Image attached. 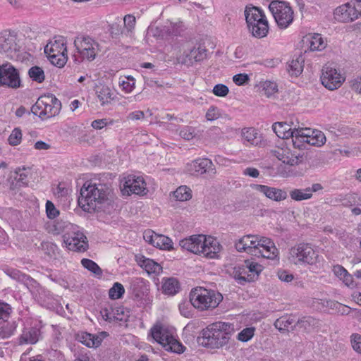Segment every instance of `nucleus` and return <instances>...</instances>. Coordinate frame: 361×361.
I'll return each instance as SVG.
<instances>
[{
	"label": "nucleus",
	"instance_id": "obj_1",
	"mask_svg": "<svg viewBox=\"0 0 361 361\" xmlns=\"http://www.w3.org/2000/svg\"><path fill=\"white\" fill-rule=\"evenodd\" d=\"M113 190L109 182H86L80 189L78 199V205L85 212H92L97 208V204L111 200L113 198Z\"/></svg>",
	"mask_w": 361,
	"mask_h": 361
},
{
	"label": "nucleus",
	"instance_id": "obj_2",
	"mask_svg": "<svg viewBox=\"0 0 361 361\" xmlns=\"http://www.w3.org/2000/svg\"><path fill=\"white\" fill-rule=\"evenodd\" d=\"M234 331L233 324L218 322L203 329L200 340L202 341L201 343L204 347L219 348L228 343Z\"/></svg>",
	"mask_w": 361,
	"mask_h": 361
},
{
	"label": "nucleus",
	"instance_id": "obj_3",
	"mask_svg": "<svg viewBox=\"0 0 361 361\" xmlns=\"http://www.w3.org/2000/svg\"><path fill=\"white\" fill-rule=\"evenodd\" d=\"M180 246L195 254H202L204 256L214 259L221 250V245L216 239L207 238L204 235H191L183 239L179 243Z\"/></svg>",
	"mask_w": 361,
	"mask_h": 361
},
{
	"label": "nucleus",
	"instance_id": "obj_4",
	"mask_svg": "<svg viewBox=\"0 0 361 361\" xmlns=\"http://www.w3.org/2000/svg\"><path fill=\"white\" fill-rule=\"evenodd\" d=\"M190 295L193 307L201 311L216 308L223 299L220 293L203 287L192 288Z\"/></svg>",
	"mask_w": 361,
	"mask_h": 361
},
{
	"label": "nucleus",
	"instance_id": "obj_5",
	"mask_svg": "<svg viewBox=\"0 0 361 361\" xmlns=\"http://www.w3.org/2000/svg\"><path fill=\"white\" fill-rule=\"evenodd\" d=\"M245 20L249 31L256 38H263L267 35L269 25L263 11L257 7H246Z\"/></svg>",
	"mask_w": 361,
	"mask_h": 361
},
{
	"label": "nucleus",
	"instance_id": "obj_6",
	"mask_svg": "<svg viewBox=\"0 0 361 361\" xmlns=\"http://www.w3.org/2000/svg\"><path fill=\"white\" fill-rule=\"evenodd\" d=\"M61 109V102L52 94L40 96L31 107V112L42 119L58 115Z\"/></svg>",
	"mask_w": 361,
	"mask_h": 361
},
{
	"label": "nucleus",
	"instance_id": "obj_7",
	"mask_svg": "<svg viewBox=\"0 0 361 361\" xmlns=\"http://www.w3.org/2000/svg\"><path fill=\"white\" fill-rule=\"evenodd\" d=\"M149 335L161 344L169 352L180 354L184 352L185 347L173 336L169 330L161 324H155L149 331Z\"/></svg>",
	"mask_w": 361,
	"mask_h": 361
},
{
	"label": "nucleus",
	"instance_id": "obj_8",
	"mask_svg": "<svg viewBox=\"0 0 361 361\" xmlns=\"http://www.w3.org/2000/svg\"><path fill=\"white\" fill-rule=\"evenodd\" d=\"M278 26L287 28L293 21V11L289 4L279 0H273L269 6Z\"/></svg>",
	"mask_w": 361,
	"mask_h": 361
},
{
	"label": "nucleus",
	"instance_id": "obj_9",
	"mask_svg": "<svg viewBox=\"0 0 361 361\" xmlns=\"http://www.w3.org/2000/svg\"><path fill=\"white\" fill-rule=\"evenodd\" d=\"M74 45L82 60L93 61L99 50V43L88 35H78L75 38Z\"/></svg>",
	"mask_w": 361,
	"mask_h": 361
},
{
	"label": "nucleus",
	"instance_id": "obj_10",
	"mask_svg": "<svg viewBox=\"0 0 361 361\" xmlns=\"http://www.w3.org/2000/svg\"><path fill=\"white\" fill-rule=\"evenodd\" d=\"M290 256L295 264H315L319 261V255L310 244L300 243L293 247L290 250Z\"/></svg>",
	"mask_w": 361,
	"mask_h": 361
},
{
	"label": "nucleus",
	"instance_id": "obj_11",
	"mask_svg": "<svg viewBox=\"0 0 361 361\" xmlns=\"http://www.w3.org/2000/svg\"><path fill=\"white\" fill-rule=\"evenodd\" d=\"M8 87L17 89L21 87L20 73L13 65L9 63L0 66V87Z\"/></svg>",
	"mask_w": 361,
	"mask_h": 361
},
{
	"label": "nucleus",
	"instance_id": "obj_12",
	"mask_svg": "<svg viewBox=\"0 0 361 361\" xmlns=\"http://www.w3.org/2000/svg\"><path fill=\"white\" fill-rule=\"evenodd\" d=\"M123 194L145 195L147 193L146 183L142 177L128 175L124 177L120 185Z\"/></svg>",
	"mask_w": 361,
	"mask_h": 361
},
{
	"label": "nucleus",
	"instance_id": "obj_13",
	"mask_svg": "<svg viewBox=\"0 0 361 361\" xmlns=\"http://www.w3.org/2000/svg\"><path fill=\"white\" fill-rule=\"evenodd\" d=\"M186 170L193 176L206 173L209 176H214L216 172L213 162L207 158H199L193 160L187 164Z\"/></svg>",
	"mask_w": 361,
	"mask_h": 361
},
{
	"label": "nucleus",
	"instance_id": "obj_14",
	"mask_svg": "<svg viewBox=\"0 0 361 361\" xmlns=\"http://www.w3.org/2000/svg\"><path fill=\"white\" fill-rule=\"evenodd\" d=\"M334 15L338 21L348 23L357 19L361 16V11L356 8L355 4L348 2L337 7Z\"/></svg>",
	"mask_w": 361,
	"mask_h": 361
},
{
	"label": "nucleus",
	"instance_id": "obj_15",
	"mask_svg": "<svg viewBox=\"0 0 361 361\" xmlns=\"http://www.w3.org/2000/svg\"><path fill=\"white\" fill-rule=\"evenodd\" d=\"M322 85L330 90L338 88L344 81L343 76L336 69L325 67L321 76Z\"/></svg>",
	"mask_w": 361,
	"mask_h": 361
},
{
	"label": "nucleus",
	"instance_id": "obj_16",
	"mask_svg": "<svg viewBox=\"0 0 361 361\" xmlns=\"http://www.w3.org/2000/svg\"><path fill=\"white\" fill-rule=\"evenodd\" d=\"M64 243L68 250L75 252H85L88 248L87 237L82 232H74L72 235L64 236Z\"/></svg>",
	"mask_w": 361,
	"mask_h": 361
},
{
	"label": "nucleus",
	"instance_id": "obj_17",
	"mask_svg": "<svg viewBox=\"0 0 361 361\" xmlns=\"http://www.w3.org/2000/svg\"><path fill=\"white\" fill-rule=\"evenodd\" d=\"M259 235H246L235 243V247L238 252H246L254 256H259L261 250L256 247Z\"/></svg>",
	"mask_w": 361,
	"mask_h": 361
},
{
	"label": "nucleus",
	"instance_id": "obj_18",
	"mask_svg": "<svg viewBox=\"0 0 361 361\" xmlns=\"http://www.w3.org/2000/svg\"><path fill=\"white\" fill-rule=\"evenodd\" d=\"M250 187L273 201L280 202L285 200L288 197L286 191L281 188L260 184H251Z\"/></svg>",
	"mask_w": 361,
	"mask_h": 361
},
{
	"label": "nucleus",
	"instance_id": "obj_19",
	"mask_svg": "<svg viewBox=\"0 0 361 361\" xmlns=\"http://www.w3.org/2000/svg\"><path fill=\"white\" fill-rule=\"evenodd\" d=\"M272 154L283 163L289 166H295L302 161L304 153L295 154L288 148H276L271 150Z\"/></svg>",
	"mask_w": 361,
	"mask_h": 361
},
{
	"label": "nucleus",
	"instance_id": "obj_20",
	"mask_svg": "<svg viewBox=\"0 0 361 361\" xmlns=\"http://www.w3.org/2000/svg\"><path fill=\"white\" fill-rule=\"evenodd\" d=\"M256 247L261 250L259 255L265 258L274 259L279 254L278 249L274 245V243L271 239L266 237L259 236L256 243Z\"/></svg>",
	"mask_w": 361,
	"mask_h": 361
},
{
	"label": "nucleus",
	"instance_id": "obj_21",
	"mask_svg": "<svg viewBox=\"0 0 361 361\" xmlns=\"http://www.w3.org/2000/svg\"><path fill=\"white\" fill-rule=\"evenodd\" d=\"M16 50L17 44L15 37L6 31L0 32V52L12 58L13 56L12 53Z\"/></svg>",
	"mask_w": 361,
	"mask_h": 361
},
{
	"label": "nucleus",
	"instance_id": "obj_22",
	"mask_svg": "<svg viewBox=\"0 0 361 361\" xmlns=\"http://www.w3.org/2000/svg\"><path fill=\"white\" fill-rule=\"evenodd\" d=\"M130 290L135 298L140 299L149 291V282L142 278H133L130 282Z\"/></svg>",
	"mask_w": 361,
	"mask_h": 361
},
{
	"label": "nucleus",
	"instance_id": "obj_23",
	"mask_svg": "<svg viewBox=\"0 0 361 361\" xmlns=\"http://www.w3.org/2000/svg\"><path fill=\"white\" fill-rule=\"evenodd\" d=\"M41 336L39 327H25L19 338V344H35L39 340Z\"/></svg>",
	"mask_w": 361,
	"mask_h": 361
},
{
	"label": "nucleus",
	"instance_id": "obj_24",
	"mask_svg": "<svg viewBox=\"0 0 361 361\" xmlns=\"http://www.w3.org/2000/svg\"><path fill=\"white\" fill-rule=\"evenodd\" d=\"M44 52L47 54H67L66 43L63 37L54 38L51 40L44 47Z\"/></svg>",
	"mask_w": 361,
	"mask_h": 361
},
{
	"label": "nucleus",
	"instance_id": "obj_25",
	"mask_svg": "<svg viewBox=\"0 0 361 361\" xmlns=\"http://www.w3.org/2000/svg\"><path fill=\"white\" fill-rule=\"evenodd\" d=\"M272 129L279 137L283 139H288L295 133V128L292 129L286 122H276L272 125Z\"/></svg>",
	"mask_w": 361,
	"mask_h": 361
},
{
	"label": "nucleus",
	"instance_id": "obj_26",
	"mask_svg": "<svg viewBox=\"0 0 361 361\" xmlns=\"http://www.w3.org/2000/svg\"><path fill=\"white\" fill-rule=\"evenodd\" d=\"M137 264L145 268L148 273H159L161 267L153 259L145 257L143 255H136Z\"/></svg>",
	"mask_w": 361,
	"mask_h": 361
},
{
	"label": "nucleus",
	"instance_id": "obj_27",
	"mask_svg": "<svg viewBox=\"0 0 361 361\" xmlns=\"http://www.w3.org/2000/svg\"><path fill=\"white\" fill-rule=\"evenodd\" d=\"M207 56V50L200 47L190 49L185 54V63L192 64L194 62H199L204 59Z\"/></svg>",
	"mask_w": 361,
	"mask_h": 361
},
{
	"label": "nucleus",
	"instance_id": "obj_28",
	"mask_svg": "<svg viewBox=\"0 0 361 361\" xmlns=\"http://www.w3.org/2000/svg\"><path fill=\"white\" fill-rule=\"evenodd\" d=\"M296 321L291 316H283L274 322L275 327L279 331H293L295 328Z\"/></svg>",
	"mask_w": 361,
	"mask_h": 361
},
{
	"label": "nucleus",
	"instance_id": "obj_29",
	"mask_svg": "<svg viewBox=\"0 0 361 361\" xmlns=\"http://www.w3.org/2000/svg\"><path fill=\"white\" fill-rule=\"evenodd\" d=\"M180 290V283L175 278H167L163 279V293L169 295H176Z\"/></svg>",
	"mask_w": 361,
	"mask_h": 361
},
{
	"label": "nucleus",
	"instance_id": "obj_30",
	"mask_svg": "<svg viewBox=\"0 0 361 361\" xmlns=\"http://www.w3.org/2000/svg\"><path fill=\"white\" fill-rule=\"evenodd\" d=\"M96 94L102 105L109 103L112 99V91L107 85H97L96 87Z\"/></svg>",
	"mask_w": 361,
	"mask_h": 361
},
{
	"label": "nucleus",
	"instance_id": "obj_31",
	"mask_svg": "<svg viewBox=\"0 0 361 361\" xmlns=\"http://www.w3.org/2000/svg\"><path fill=\"white\" fill-rule=\"evenodd\" d=\"M304 59L302 56H298L295 59H293L288 64L287 70L292 76L300 75L303 71Z\"/></svg>",
	"mask_w": 361,
	"mask_h": 361
},
{
	"label": "nucleus",
	"instance_id": "obj_32",
	"mask_svg": "<svg viewBox=\"0 0 361 361\" xmlns=\"http://www.w3.org/2000/svg\"><path fill=\"white\" fill-rule=\"evenodd\" d=\"M244 263L247 269V271L250 274V276H251L250 277L246 276V278L248 281H255L262 271V266L257 262H255L249 259L245 260Z\"/></svg>",
	"mask_w": 361,
	"mask_h": 361
},
{
	"label": "nucleus",
	"instance_id": "obj_33",
	"mask_svg": "<svg viewBox=\"0 0 361 361\" xmlns=\"http://www.w3.org/2000/svg\"><path fill=\"white\" fill-rule=\"evenodd\" d=\"M247 270L245 263L239 264L234 268V279L240 285H244L247 282H252V281H248L246 278V276H250Z\"/></svg>",
	"mask_w": 361,
	"mask_h": 361
},
{
	"label": "nucleus",
	"instance_id": "obj_34",
	"mask_svg": "<svg viewBox=\"0 0 361 361\" xmlns=\"http://www.w3.org/2000/svg\"><path fill=\"white\" fill-rule=\"evenodd\" d=\"M154 246L161 250H171L173 249L171 239L166 235L160 234H157V236H155V243Z\"/></svg>",
	"mask_w": 361,
	"mask_h": 361
},
{
	"label": "nucleus",
	"instance_id": "obj_35",
	"mask_svg": "<svg viewBox=\"0 0 361 361\" xmlns=\"http://www.w3.org/2000/svg\"><path fill=\"white\" fill-rule=\"evenodd\" d=\"M16 327L17 324L15 322H6V320L4 321L0 327V337L4 339L11 337L16 331Z\"/></svg>",
	"mask_w": 361,
	"mask_h": 361
},
{
	"label": "nucleus",
	"instance_id": "obj_36",
	"mask_svg": "<svg viewBox=\"0 0 361 361\" xmlns=\"http://www.w3.org/2000/svg\"><path fill=\"white\" fill-rule=\"evenodd\" d=\"M173 196L176 200L187 201L192 197L191 190L185 185L180 186L173 192Z\"/></svg>",
	"mask_w": 361,
	"mask_h": 361
},
{
	"label": "nucleus",
	"instance_id": "obj_37",
	"mask_svg": "<svg viewBox=\"0 0 361 361\" xmlns=\"http://www.w3.org/2000/svg\"><path fill=\"white\" fill-rule=\"evenodd\" d=\"M28 75L32 80L41 83L45 80V75L43 69L37 66L31 67L28 71Z\"/></svg>",
	"mask_w": 361,
	"mask_h": 361
},
{
	"label": "nucleus",
	"instance_id": "obj_38",
	"mask_svg": "<svg viewBox=\"0 0 361 361\" xmlns=\"http://www.w3.org/2000/svg\"><path fill=\"white\" fill-rule=\"evenodd\" d=\"M289 195L293 200L300 202L305 200H309L312 197V195L306 191V188L302 189H293L290 191Z\"/></svg>",
	"mask_w": 361,
	"mask_h": 361
},
{
	"label": "nucleus",
	"instance_id": "obj_39",
	"mask_svg": "<svg viewBox=\"0 0 361 361\" xmlns=\"http://www.w3.org/2000/svg\"><path fill=\"white\" fill-rule=\"evenodd\" d=\"M82 265L88 271L92 272L97 276L102 275V270L98 264L90 259L84 258L81 260Z\"/></svg>",
	"mask_w": 361,
	"mask_h": 361
},
{
	"label": "nucleus",
	"instance_id": "obj_40",
	"mask_svg": "<svg viewBox=\"0 0 361 361\" xmlns=\"http://www.w3.org/2000/svg\"><path fill=\"white\" fill-rule=\"evenodd\" d=\"M326 47V43L319 34H314L310 41V48L312 51L322 50Z\"/></svg>",
	"mask_w": 361,
	"mask_h": 361
},
{
	"label": "nucleus",
	"instance_id": "obj_41",
	"mask_svg": "<svg viewBox=\"0 0 361 361\" xmlns=\"http://www.w3.org/2000/svg\"><path fill=\"white\" fill-rule=\"evenodd\" d=\"M125 293V288L123 286L116 282L113 286L109 290V296L112 300L121 298Z\"/></svg>",
	"mask_w": 361,
	"mask_h": 361
},
{
	"label": "nucleus",
	"instance_id": "obj_42",
	"mask_svg": "<svg viewBox=\"0 0 361 361\" xmlns=\"http://www.w3.org/2000/svg\"><path fill=\"white\" fill-rule=\"evenodd\" d=\"M261 87L262 88V91L267 97L278 92V85L273 81L266 80L262 82Z\"/></svg>",
	"mask_w": 361,
	"mask_h": 361
},
{
	"label": "nucleus",
	"instance_id": "obj_43",
	"mask_svg": "<svg viewBox=\"0 0 361 361\" xmlns=\"http://www.w3.org/2000/svg\"><path fill=\"white\" fill-rule=\"evenodd\" d=\"M310 137L311 138L309 141H307V144L309 145L320 147L326 142V137L324 134L319 130H316Z\"/></svg>",
	"mask_w": 361,
	"mask_h": 361
},
{
	"label": "nucleus",
	"instance_id": "obj_44",
	"mask_svg": "<svg viewBox=\"0 0 361 361\" xmlns=\"http://www.w3.org/2000/svg\"><path fill=\"white\" fill-rule=\"evenodd\" d=\"M47 57L53 65L59 68L64 66L68 60L67 54H47Z\"/></svg>",
	"mask_w": 361,
	"mask_h": 361
},
{
	"label": "nucleus",
	"instance_id": "obj_45",
	"mask_svg": "<svg viewBox=\"0 0 361 361\" xmlns=\"http://www.w3.org/2000/svg\"><path fill=\"white\" fill-rule=\"evenodd\" d=\"M242 135L243 137L246 140L247 142H250L252 145H257V135L258 133L257 130L253 128H244L242 130Z\"/></svg>",
	"mask_w": 361,
	"mask_h": 361
},
{
	"label": "nucleus",
	"instance_id": "obj_46",
	"mask_svg": "<svg viewBox=\"0 0 361 361\" xmlns=\"http://www.w3.org/2000/svg\"><path fill=\"white\" fill-rule=\"evenodd\" d=\"M179 310L180 314L184 316L185 317L190 318L192 317L193 315V310H192V305L190 301V299L189 301H183L179 304Z\"/></svg>",
	"mask_w": 361,
	"mask_h": 361
},
{
	"label": "nucleus",
	"instance_id": "obj_47",
	"mask_svg": "<svg viewBox=\"0 0 361 361\" xmlns=\"http://www.w3.org/2000/svg\"><path fill=\"white\" fill-rule=\"evenodd\" d=\"M22 140V131L19 128H15L8 138L9 145L16 146L19 145Z\"/></svg>",
	"mask_w": 361,
	"mask_h": 361
},
{
	"label": "nucleus",
	"instance_id": "obj_48",
	"mask_svg": "<svg viewBox=\"0 0 361 361\" xmlns=\"http://www.w3.org/2000/svg\"><path fill=\"white\" fill-rule=\"evenodd\" d=\"M255 332V328L247 327L243 329L237 336V338L242 342H247L250 340Z\"/></svg>",
	"mask_w": 361,
	"mask_h": 361
},
{
	"label": "nucleus",
	"instance_id": "obj_49",
	"mask_svg": "<svg viewBox=\"0 0 361 361\" xmlns=\"http://www.w3.org/2000/svg\"><path fill=\"white\" fill-rule=\"evenodd\" d=\"M136 23V18L133 15L128 14L123 18V28L128 32H132L135 28Z\"/></svg>",
	"mask_w": 361,
	"mask_h": 361
},
{
	"label": "nucleus",
	"instance_id": "obj_50",
	"mask_svg": "<svg viewBox=\"0 0 361 361\" xmlns=\"http://www.w3.org/2000/svg\"><path fill=\"white\" fill-rule=\"evenodd\" d=\"M314 324V319L310 317H304L296 322L295 326L308 330L312 325Z\"/></svg>",
	"mask_w": 361,
	"mask_h": 361
},
{
	"label": "nucleus",
	"instance_id": "obj_51",
	"mask_svg": "<svg viewBox=\"0 0 361 361\" xmlns=\"http://www.w3.org/2000/svg\"><path fill=\"white\" fill-rule=\"evenodd\" d=\"M290 138H292L293 145L296 149H305L307 145H309L306 142L305 139L298 133H294V135Z\"/></svg>",
	"mask_w": 361,
	"mask_h": 361
},
{
	"label": "nucleus",
	"instance_id": "obj_52",
	"mask_svg": "<svg viewBox=\"0 0 361 361\" xmlns=\"http://www.w3.org/2000/svg\"><path fill=\"white\" fill-rule=\"evenodd\" d=\"M23 171H27V169L25 167H23L22 169L18 168L16 169L15 173L18 176V178H16L17 179V182L19 183L20 185H27L28 183V173L23 172Z\"/></svg>",
	"mask_w": 361,
	"mask_h": 361
},
{
	"label": "nucleus",
	"instance_id": "obj_53",
	"mask_svg": "<svg viewBox=\"0 0 361 361\" xmlns=\"http://www.w3.org/2000/svg\"><path fill=\"white\" fill-rule=\"evenodd\" d=\"M221 116V110L214 106H211L205 115L207 121H213L218 119Z\"/></svg>",
	"mask_w": 361,
	"mask_h": 361
},
{
	"label": "nucleus",
	"instance_id": "obj_54",
	"mask_svg": "<svg viewBox=\"0 0 361 361\" xmlns=\"http://www.w3.org/2000/svg\"><path fill=\"white\" fill-rule=\"evenodd\" d=\"M315 131L316 130L309 128H295V133H298L302 137H304L307 143V141H309V140L311 138V135H313L315 133Z\"/></svg>",
	"mask_w": 361,
	"mask_h": 361
},
{
	"label": "nucleus",
	"instance_id": "obj_55",
	"mask_svg": "<svg viewBox=\"0 0 361 361\" xmlns=\"http://www.w3.org/2000/svg\"><path fill=\"white\" fill-rule=\"evenodd\" d=\"M46 213L49 219H53L59 214V211L55 207L52 202L47 200L46 202Z\"/></svg>",
	"mask_w": 361,
	"mask_h": 361
},
{
	"label": "nucleus",
	"instance_id": "obj_56",
	"mask_svg": "<svg viewBox=\"0 0 361 361\" xmlns=\"http://www.w3.org/2000/svg\"><path fill=\"white\" fill-rule=\"evenodd\" d=\"M114 121L110 120L109 121L106 118H102V119H97L92 122L91 126L96 130H101L104 128L106 126L113 125Z\"/></svg>",
	"mask_w": 361,
	"mask_h": 361
},
{
	"label": "nucleus",
	"instance_id": "obj_57",
	"mask_svg": "<svg viewBox=\"0 0 361 361\" xmlns=\"http://www.w3.org/2000/svg\"><path fill=\"white\" fill-rule=\"evenodd\" d=\"M212 92L216 96L223 97L228 94L229 90L226 85L217 84L214 85Z\"/></svg>",
	"mask_w": 361,
	"mask_h": 361
},
{
	"label": "nucleus",
	"instance_id": "obj_58",
	"mask_svg": "<svg viewBox=\"0 0 361 361\" xmlns=\"http://www.w3.org/2000/svg\"><path fill=\"white\" fill-rule=\"evenodd\" d=\"M162 32L169 36H178L180 33V30L176 24L171 23L169 26H165Z\"/></svg>",
	"mask_w": 361,
	"mask_h": 361
},
{
	"label": "nucleus",
	"instance_id": "obj_59",
	"mask_svg": "<svg viewBox=\"0 0 361 361\" xmlns=\"http://www.w3.org/2000/svg\"><path fill=\"white\" fill-rule=\"evenodd\" d=\"M120 85L126 92H130L135 87V79L131 76H128L127 80H123L120 83Z\"/></svg>",
	"mask_w": 361,
	"mask_h": 361
},
{
	"label": "nucleus",
	"instance_id": "obj_60",
	"mask_svg": "<svg viewBox=\"0 0 361 361\" xmlns=\"http://www.w3.org/2000/svg\"><path fill=\"white\" fill-rule=\"evenodd\" d=\"M11 308L10 305L5 302H0V319L6 321L11 314Z\"/></svg>",
	"mask_w": 361,
	"mask_h": 361
},
{
	"label": "nucleus",
	"instance_id": "obj_61",
	"mask_svg": "<svg viewBox=\"0 0 361 361\" xmlns=\"http://www.w3.org/2000/svg\"><path fill=\"white\" fill-rule=\"evenodd\" d=\"M180 136L186 140H190L195 136V130L190 127L185 126L180 130Z\"/></svg>",
	"mask_w": 361,
	"mask_h": 361
},
{
	"label": "nucleus",
	"instance_id": "obj_62",
	"mask_svg": "<svg viewBox=\"0 0 361 361\" xmlns=\"http://www.w3.org/2000/svg\"><path fill=\"white\" fill-rule=\"evenodd\" d=\"M248 75L245 73L236 74L233 77V80L237 85H243L249 81Z\"/></svg>",
	"mask_w": 361,
	"mask_h": 361
},
{
	"label": "nucleus",
	"instance_id": "obj_63",
	"mask_svg": "<svg viewBox=\"0 0 361 361\" xmlns=\"http://www.w3.org/2000/svg\"><path fill=\"white\" fill-rule=\"evenodd\" d=\"M100 314L102 318L106 322H111L115 319V316L112 314L111 307L102 308Z\"/></svg>",
	"mask_w": 361,
	"mask_h": 361
},
{
	"label": "nucleus",
	"instance_id": "obj_64",
	"mask_svg": "<svg viewBox=\"0 0 361 361\" xmlns=\"http://www.w3.org/2000/svg\"><path fill=\"white\" fill-rule=\"evenodd\" d=\"M351 343L353 349L361 354V335L353 334L351 336Z\"/></svg>",
	"mask_w": 361,
	"mask_h": 361
}]
</instances>
